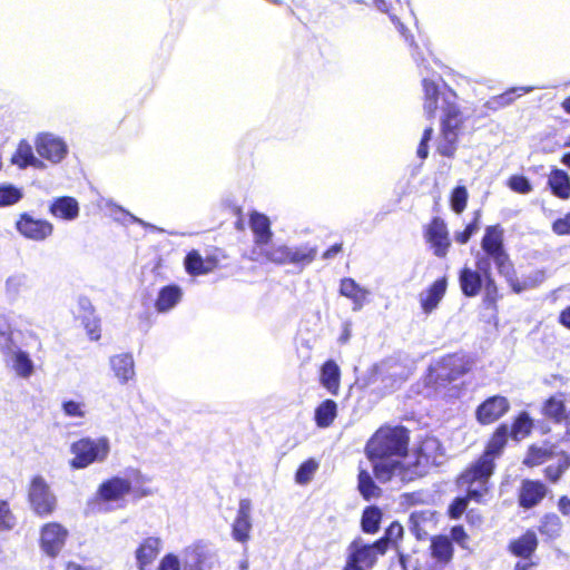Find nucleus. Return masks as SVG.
Segmentation results:
<instances>
[{
	"label": "nucleus",
	"instance_id": "nucleus-18",
	"mask_svg": "<svg viewBox=\"0 0 570 570\" xmlns=\"http://www.w3.org/2000/svg\"><path fill=\"white\" fill-rule=\"evenodd\" d=\"M252 502L249 499H240L237 514L232 524V537L235 541L246 543L252 531Z\"/></svg>",
	"mask_w": 570,
	"mask_h": 570
},
{
	"label": "nucleus",
	"instance_id": "nucleus-59",
	"mask_svg": "<svg viewBox=\"0 0 570 570\" xmlns=\"http://www.w3.org/2000/svg\"><path fill=\"white\" fill-rule=\"evenodd\" d=\"M294 4L296 12V17L304 23L315 21L313 13L308 10L304 3V0H291Z\"/></svg>",
	"mask_w": 570,
	"mask_h": 570
},
{
	"label": "nucleus",
	"instance_id": "nucleus-63",
	"mask_svg": "<svg viewBox=\"0 0 570 570\" xmlns=\"http://www.w3.org/2000/svg\"><path fill=\"white\" fill-rule=\"evenodd\" d=\"M511 273L512 272H510L509 274H507L504 276L507 277L508 284L511 287L512 292L515 294H520L521 292L525 291L529 287V285L525 282L519 281L514 276H510Z\"/></svg>",
	"mask_w": 570,
	"mask_h": 570
},
{
	"label": "nucleus",
	"instance_id": "nucleus-47",
	"mask_svg": "<svg viewBox=\"0 0 570 570\" xmlns=\"http://www.w3.org/2000/svg\"><path fill=\"white\" fill-rule=\"evenodd\" d=\"M259 254L263 257V261L266 263H272L275 265L288 264V246L286 245L273 246L271 248L261 250Z\"/></svg>",
	"mask_w": 570,
	"mask_h": 570
},
{
	"label": "nucleus",
	"instance_id": "nucleus-48",
	"mask_svg": "<svg viewBox=\"0 0 570 570\" xmlns=\"http://www.w3.org/2000/svg\"><path fill=\"white\" fill-rule=\"evenodd\" d=\"M469 193L465 186H455L450 194L451 209L460 215L468 206Z\"/></svg>",
	"mask_w": 570,
	"mask_h": 570
},
{
	"label": "nucleus",
	"instance_id": "nucleus-8",
	"mask_svg": "<svg viewBox=\"0 0 570 570\" xmlns=\"http://www.w3.org/2000/svg\"><path fill=\"white\" fill-rule=\"evenodd\" d=\"M481 248L487 255L484 257L493 261L499 274L514 272L513 263L504 248V229L500 224L485 227Z\"/></svg>",
	"mask_w": 570,
	"mask_h": 570
},
{
	"label": "nucleus",
	"instance_id": "nucleus-2",
	"mask_svg": "<svg viewBox=\"0 0 570 570\" xmlns=\"http://www.w3.org/2000/svg\"><path fill=\"white\" fill-rule=\"evenodd\" d=\"M507 445L508 424L500 423L489 435L481 454L456 475L455 485L470 494L473 502L482 503L490 493L497 460L503 455Z\"/></svg>",
	"mask_w": 570,
	"mask_h": 570
},
{
	"label": "nucleus",
	"instance_id": "nucleus-37",
	"mask_svg": "<svg viewBox=\"0 0 570 570\" xmlns=\"http://www.w3.org/2000/svg\"><path fill=\"white\" fill-rule=\"evenodd\" d=\"M357 490L365 501L377 499L382 495V489L375 483L373 476L364 468L358 469Z\"/></svg>",
	"mask_w": 570,
	"mask_h": 570
},
{
	"label": "nucleus",
	"instance_id": "nucleus-52",
	"mask_svg": "<svg viewBox=\"0 0 570 570\" xmlns=\"http://www.w3.org/2000/svg\"><path fill=\"white\" fill-rule=\"evenodd\" d=\"M471 501L473 498L466 492L462 497L454 498L448 508V517L452 520L460 519Z\"/></svg>",
	"mask_w": 570,
	"mask_h": 570
},
{
	"label": "nucleus",
	"instance_id": "nucleus-62",
	"mask_svg": "<svg viewBox=\"0 0 570 570\" xmlns=\"http://www.w3.org/2000/svg\"><path fill=\"white\" fill-rule=\"evenodd\" d=\"M469 535L462 525H454L451 529V542L455 541L460 546H464Z\"/></svg>",
	"mask_w": 570,
	"mask_h": 570
},
{
	"label": "nucleus",
	"instance_id": "nucleus-24",
	"mask_svg": "<svg viewBox=\"0 0 570 570\" xmlns=\"http://www.w3.org/2000/svg\"><path fill=\"white\" fill-rule=\"evenodd\" d=\"M542 415L553 423H561L568 419L566 394L559 392L548 397L541 407Z\"/></svg>",
	"mask_w": 570,
	"mask_h": 570
},
{
	"label": "nucleus",
	"instance_id": "nucleus-28",
	"mask_svg": "<svg viewBox=\"0 0 570 570\" xmlns=\"http://www.w3.org/2000/svg\"><path fill=\"white\" fill-rule=\"evenodd\" d=\"M534 422L527 411L519 412L512 420L511 425H508V439L519 442L527 439L532 433Z\"/></svg>",
	"mask_w": 570,
	"mask_h": 570
},
{
	"label": "nucleus",
	"instance_id": "nucleus-11",
	"mask_svg": "<svg viewBox=\"0 0 570 570\" xmlns=\"http://www.w3.org/2000/svg\"><path fill=\"white\" fill-rule=\"evenodd\" d=\"M68 539L69 530L60 522L50 521L40 527L39 547L50 558H56L60 554Z\"/></svg>",
	"mask_w": 570,
	"mask_h": 570
},
{
	"label": "nucleus",
	"instance_id": "nucleus-9",
	"mask_svg": "<svg viewBox=\"0 0 570 570\" xmlns=\"http://www.w3.org/2000/svg\"><path fill=\"white\" fill-rule=\"evenodd\" d=\"M539 548V538L533 529H527L507 544V551L518 559L513 570H534L538 567L535 554Z\"/></svg>",
	"mask_w": 570,
	"mask_h": 570
},
{
	"label": "nucleus",
	"instance_id": "nucleus-5",
	"mask_svg": "<svg viewBox=\"0 0 570 570\" xmlns=\"http://www.w3.org/2000/svg\"><path fill=\"white\" fill-rule=\"evenodd\" d=\"M146 481L140 473L136 474L134 483L129 479L111 476L99 484L96 495L102 502L119 501L130 493L135 499H141L153 494V490L146 485Z\"/></svg>",
	"mask_w": 570,
	"mask_h": 570
},
{
	"label": "nucleus",
	"instance_id": "nucleus-23",
	"mask_svg": "<svg viewBox=\"0 0 570 570\" xmlns=\"http://www.w3.org/2000/svg\"><path fill=\"white\" fill-rule=\"evenodd\" d=\"M48 212L58 219L73 220L79 216L80 208L76 198L60 196L50 203Z\"/></svg>",
	"mask_w": 570,
	"mask_h": 570
},
{
	"label": "nucleus",
	"instance_id": "nucleus-6",
	"mask_svg": "<svg viewBox=\"0 0 570 570\" xmlns=\"http://www.w3.org/2000/svg\"><path fill=\"white\" fill-rule=\"evenodd\" d=\"M385 538H380L372 543H364L361 538L354 539L347 547V557L342 570L372 569L377 559L386 553Z\"/></svg>",
	"mask_w": 570,
	"mask_h": 570
},
{
	"label": "nucleus",
	"instance_id": "nucleus-7",
	"mask_svg": "<svg viewBox=\"0 0 570 570\" xmlns=\"http://www.w3.org/2000/svg\"><path fill=\"white\" fill-rule=\"evenodd\" d=\"M109 451L110 444L106 436L96 440L88 436L81 438L70 445L72 459L69 461V465L75 470L85 469L95 462L105 461Z\"/></svg>",
	"mask_w": 570,
	"mask_h": 570
},
{
	"label": "nucleus",
	"instance_id": "nucleus-49",
	"mask_svg": "<svg viewBox=\"0 0 570 570\" xmlns=\"http://www.w3.org/2000/svg\"><path fill=\"white\" fill-rule=\"evenodd\" d=\"M92 306L88 308V315L81 318V324L83 325L88 337L91 341H98L101 337V326L100 320L94 315Z\"/></svg>",
	"mask_w": 570,
	"mask_h": 570
},
{
	"label": "nucleus",
	"instance_id": "nucleus-17",
	"mask_svg": "<svg viewBox=\"0 0 570 570\" xmlns=\"http://www.w3.org/2000/svg\"><path fill=\"white\" fill-rule=\"evenodd\" d=\"M220 257L218 254H208L205 257L197 249L189 250L184 259V267L188 275H206L219 267Z\"/></svg>",
	"mask_w": 570,
	"mask_h": 570
},
{
	"label": "nucleus",
	"instance_id": "nucleus-46",
	"mask_svg": "<svg viewBox=\"0 0 570 570\" xmlns=\"http://www.w3.org/2000/svg\"><path fill=\"white\" fill-rule=\"evenodd\" d=\"M23 198L22 190L12 184H0V207H10Z\"/></svg>",
	"mask_w": 570,
	"mask_h": 570
},
{
	"label": "nucleus",
	"instance_id": "nucleus-4",
	"mask_svg": "<svg viewBox=\"0 0 570 570\" xmlns=\"http://www.w3.org/2000/svg\"><path fill=\"white\" fill-rule=\"evenodd\" d=\"M473 367L472 357L462 352L446 354L436 363L434 367H430L425 377L428 386L438 389L459 380Z\"/></svg>",
	"mask_w": 570,
	"mask_h": 570
},
{
	"label": "nucleus",
	"instance_id": "nucleus-50",
	"mask_svg": "<svg viewBox=\"0 0 570 570\" xmlns=\"http://www.w3.org/2000/svg\"><path fill=\"white\" fill-rule=\"evenodd\" d=\"M17 517L13 513L10 502L0 499V531H11L17 525Z\"/></svg>",
	"mask_w": 570,
	"mask_h": 570
},
{
	"label": "nucleus",
	"instance_id": "nucleus-51",
	"mask_svg": "<svg viewBox=\"0 0 570 570\" xmlns=\"http://www.w3.org/2000/svg\"><path fill=\"white\" fill-rule=\"evenodd\" d=\"M318 469V463L314 459H307L299 464L295 473V481L298 484H307Z\"/></svg>",
	"mask_w": 570,
	"mask_h": 570
},
{
	"label": "nucleus",
	"instance_id": "nucleus-60",
	"mask_svg": "<svg viewBox=\"0 0 570 570\" xmlns=\"http://www.w3.org/2000/svg\"><path fill=\"white\" fill-rule=\"evenodd\" d=\"M157 570H180V562L176 554H165L158 564Z\"/></svg>",
	"mask_w": 570,
	"mask_h": 570
},
{
	"label": "nucleus",
	"instance_id": "nucleus-19",
	"mask_svg": "<svg viewBox=\"0 0 570 570\" xmlns=\"http://www.w3.org/2000/svg\"><path fill=\"white\" fill-rule=\"evenodd\" d=\"M161 551V541L157 537L145 538L135 551L139 570H154V564Z\"/></svg>",
	"mask_w": 570,
	"mask_h": 570
},
{
	"label": "nucleus",
	"instance_id": "nucleus-31",
	"mask_svg": "<svg viewBox=\"0 0 570 570\" xmlns=\"http://www.w3.org/2000/svg\"><path fill=\"white\" fill-rule=\"evenodd\" d=\"M454 549L451 539L444 534L431 538L430 554L436 561L446 564L453 558Z\"/></svg>",
	"mask_w": 570,
	"mask_h": 570
},
{
	"label": "nucleus",
	"instance_id": "nucleus-53",
	"mask_svg": "<svg viewBox=\"0 0 570 570\" xmlns=\"http://www.w3.org/2000/svg\"><path fill=\"white\" fill-rule=\"evenodd\" d=\"M13 368L22 377L31 375L33 365L26 352L19 351L14 354Z\"/></svg>",
	"mask_w": 570,
	"mask_h": 570
},
{
	"label": "nucleus",
	"instance_id": "nucleus-3",
	"mask_svg": "<svg viewBox=\"0 0 570 570\" xmlns=\"http://www.w3.org/2000/svg\"><path fill=\"white\" fill-rule=\"evenodd\" d=\"M410 431L403 425H382L370 438L365 453L371 462L376 460H403L409 454Z\"/></svg>",
	"mask_w": 570,
	"mask_h": 570
},
{
	"label": "nucleus",
	"instance_id": "nucleus-64",
	"mask_svg": "<svg viewBox=\"0 0 570 570\" xmlns=\"http://www.w3.org/2000/svg\"><path fill=\"white\" fill-rule=\"evenodd\" d=\"M557 507H558L559 512L563 517H570V497L561 495L558 499Z\"/></svg>",
	"mask_w": 570,
	"mask_h": 570
},
{
	"label": "nucleus",
	"instance_id": "nucleus-45",
	"mask_svg": "<svg viewBox=\"0 0 570 570\" xmlns=\"http://www.w3.org/2000/svg\"><path fill=\"white\" fill-rule=\"evenodd\" d=\"M428 511H413L409 517V528L412 534L417 540H424L428 537V532L424 529V524L429 521Z\"/></svg>",
	"mask_w": 570,
	"mask_h": 570
},
{
	"label": "nucleus",
	"instance_id": "nucleus-21",
	"mask_svg": "<svg viewBox=\"0 0 570 570\" xmlns=\"http://www.w3.org/2000/svg\"><path fill=\"white\" fill-rule=\"evenodd\" d=\"M448 288V277L444 275L436 278L423 293L420 295V305L425 314L432 313L444 297Z\"/></svg>",
	"mask_w": 570,
	"mask_h": 570
},
{
	"label": "nucleus",
	"instance_id": "nucleus-38",
	"mask_svg": "<svg viewBox=\"0 0 570 570\" xmlns=\"http://www.w3.org/2000/svg\"><path fill=\"white\" fill-rule=\"evenodd\" d=\"M475 266L483 273L484 276L485 301L494 304L498 301L499 295L498 286L491 273V263L485 257H478L475 261Z\"/></svg>",
	"mask_w": 570,
	"mask_h": 570
},
{
	"label": "nucleus",
	"instance_id": "nucleus-36",
	"mask_svg": "<svg viewBox=\"0 0 570 570\" xmlns=\"http://www.w3.org/2000/svg\"><path fill=\"white\" fill-rule=\"evenodd\" d=\"M11 163L21 169L29 166H33L36 168L43 167L42 161L35 157L31 145L26 140H21L18 144L17 149L11 156Z\"/></svg>",
	"mask_w": 570,
	"mask_h": 570
},
{
	"label": "nucleus",
	"instance_id": "nucleus-29",
	"mask_svg": "<svg viewBox=\"0 0 570 570\" xmlns=\"http://www.w3.org/2000/svg\"><path fill=\"white\" fill-rule=\"evenodd\" d=\"M436 450H438L436 440H434L432 438H426V439L420 441L414 449V455H415L414 465L416 468H428L430 465L435 464Z\"/></svg>",
	"mask_w": 570,
	"mask_h": 570
},
{
	"label": "nucleus",
	"instance_id": "nucleus-1",
	"mask_svg": "<svg viewBox=\"0 0 570 570\" xmlns=\"http://www.w3.org/2000/svg\"><path fill=\"white\" fill-rule=\"evenodd\" d=\"M422 108L426 119L431 120L440 115L435 150L440 156L452 159L459 149L466 121L459 95L445 81L439 83L429 78L422 80Z\"/></svg>",
	"mask_w": 570,
	"mask_h": 570
},
{
	"label": "nucleus",
	"instance_id": "nucleus-58",
	"mask_svg": "<svg viewBox=\"0 0 570 570\" xmlns=\"http://www.w3.org/2000/svg\"><path fill=\"white\" fill-rule=\"evenodd\" d=\"M82 407V403L72 400H68L62 403L63 413L70 417H83L85 411Z\"/></svg>",
	"mask_w": 570,
	"mask_h": 570
},
{
	"label": "nucleus",
	"instance_id": "nucleus-14",
	"mask_svg": "<svg viewBox=\"0 0 570 570\" xmlns=\"http://www.w3.org/2000/svg\"><path fill=\"white\" fill-rule=\"evenodd\" d=\"M14 227L21 236L33 242H43L51 237L55 232L51 222L45 218H36L26 212L18 216Z\"/></svg>",
	"mask_w": 570,
	"mask_h": 570
},
{
	"label": "nucleus",
	"instance_id": "nucleus-15",
	"mask_svg": "<svg viewBox=\"0 0 570 570\" xmlns=\"http://www.w3.org/2000/svg\"><path fill=\"white\" fill-rule=\"evenodd\" d=\"M511 409L508 397L497 394L487 397L475 409V419L481 425H490L502 419Z\"/></svg>",
	"mask_w": 570,
	"mask_h": 570
},
{
	"label": "nucleus",
	"instance_id": "nucleus-27",
	"mask_svg": "<svg viewBox=\"0 0 570 570\" xmlns=\"http://www.w3.org/2000/svg\"><path fill=\"white\" fill-rule=\"evenodd\" d=\"M183 298V289L176 284L163 286L155 299V308L158 313L173 309Z\"/></svg>",
	"mask_w": 570,
	"mask_h": 570
},
{
	"label": "nucleus",
	"instance_id": "nucleus-20",
	"mask_svg": "<svg viewBox=\"0 0 570 570\" xmlns=\"http://www.w3.org/2000/svg\"><path fill=\"white\" fill-rule=\"evenodd\" d=\"M36 150L40 157L57 164L66 156L67 146L61 139L49 134H42L36 140Z\"/></svg>",
	"mask_w": 570,
	"mask_h": 570
},
{
	"label": "nucleus",
	"instance_id": "nucleus-12",
	"mask_svg": "<svg viewBox=\"0 0 570 570\" xmlns=\"http://www.w3.org/2000/svg\"><path fill=\"white\" fill-rule=\"evenodd\" d=\"M423 238L434 256L439 258L446 257L452 244L444 219L439 216L432 217L430 222L423 226Z\"/></svg>",
	"mask_w": 570,
	"mask_h": 570
},
{
	"label": "nucleus",
	"instance_id": "nucleus-39",
	"mask_svg": "<svg viewBox=\"0 0 570 570\" xmlns=\"http://www.w3.org/2000/svg\"><path fill=\"white\" fill-rule=\"evenodd\" d=\"M570 469V452L561 451L560 459L556 464H549L543 469V476L552 484L558 483L563 474Z\"/></svg>",
	"mask_w": 570,
	"mask_h": 570
},
{
	"label": "nucleus",
	"instance_id": "nucleus-10",
	"mask_svg": "<svg viewBox=\"0 0 570 570\" xmlns=\"http://www.w3.org/2000/svg\"><path fill=\"white\" fill-rule=\"evenodd\" d=\"M27 500L31 511L39 518L53 514L58 507L56 494L42 475H33L29 482Z\"/></svg>",
	"mask_w": 570,
	"mask_h": 570
},
{
	"label": "nucleus",
	"instance_id": "nucleus-32",
	"mask_svg": "<svg viewBox=\"0 0 570 570\" xmlns=\"http://www.w3.org/2000/svg\"><path fill=\"white\" fill-rule=\"evenodd\" d=\"M547 184L553 196L560 199L570 198V176L564 170L553 168L548 175Z\"/></svg>",
	"mask_w": 570,
	"mask_h": 570
},
{
	"label": "nucleus",
	"instance_id": "nucleus-55",
	"mask_svg": "<svg viewBox=\"0 0 570 570\" xmlns=\"http://www.w3.org/2000/svg\"><path fill=\"white\" fill-rule=\"evenodd\" d=\"M433 136V128L431 126L423 130L421 140L419 142L416 155L420 159H425L429 156V142Z\"/></svg>",
	"mask_w": 570,
	"mask_h": 570
},
{
	"label": "nucleus",
	"instance_id": "nucleus-13",
	"mask_svg": "<svg viewBox=\"0 0 570 570\" xmlns=\"http://www.w3.org/2000/svg\"><path fill=\"white\" fill-rule=\"evenodd\" d=\"M375 6L386 14L399 29L400 33L411 45L414 43L413 36L406 28V23L413 18V10L409 0H374Z\"/></svg>",
	"mask_w": 570,
	"mask_h": 570
},
{
	"label": "nucleus",
	"instance_id": "nucleus-40",
	"mask_svg": "<svg viewBox=\"0 0 570 570\" xmlns=\"http://www.w3.org/2000/svg\"><path fill=\"white\" fill-rule=\"evenodd\" d=\"M382 510L376 505L366 507L361 517V528L364 533L374 534L380 530Z\"/></svg>",
	"mask_w": 570,
	"mask_h": 570
},
{
	"label": "nucleus",
	"instance_id": "nucleus-56",
	"mask_svg": "<svg viewBox=\"0 0 570 570\" xmlns=\"http://www.w3.org/2000/svg\"><path fill=\"white\" fill-rule=\"evenodd\" d=\"M552 232L558 236H570V212L552 223Z\"/></svg>",
	"mask_w": 570,
	"mask_h": 570
},
{
	"label": "nucleus",
	"instance_id": "nucleus-16",
	"mask_svg": "<svg viewBox=\"0 0 570 570\" xmlns=\"http://www.w3.org/2000/svg\"><path fill=\"white\" fill-rule=\"evenodd\" d=\"M549 494L548 485L538 479H523L517 493L518 505L530 510L539 505Z\"/></svg>",
	"mask_w": 570,
	"mask_h": 570
},
{
	"label": "nucleus",
	"instance_id": "nucleus-26",
	"mask_svg": "<svg viewBox=\"0 0 570 570\" xmlns=\"http://www.w3.org/2000/svg\"><path fill=\"white\" fill-rule=\"evenodd\" d=\"M320 383L332 395H338L341 387V370L334 360H327L323 363L320 371Z\"/></svg>",
	"mask_w": 570,
	"mask_h": 570
},
{
	"label": "nucleus",
	"instance_id": "nucleus-57",
	"mask_svg": "<svg viewBox=\"0 0 570 570\" xmlns=\"http://www.w3.org/2000/svg\"><path fill=\"white\" fill-rule=\"evenodd\" d=\"M479 230L475 222H470L465 225L464 229L454 234V239L458 244H466L471 237Z\"/></svg>",
	"mask_w": 570,
	"mask_h": 570
},
{
	"label": "nucleus",
	"instance_id": "nucleus-35",
	"mask_svg": "<svg viewBox=\"0 0 570 570\" xmlns=\"http://www.w3.org/2000/svg\"><path fill=\"white\" fill-rule=\"evenodd\" d=\"M372 463L373 474L381 483L391 481L396 473L404 469L402 460L399 459L376 460Z\"/></svg>",
	"mask_w": 570,
	"mask_h": 570
},
{
	"label": "nucleus",
	"instance_id": "nucleus-44",
	"mask_svg": "<svg viewBox=\"0 0 570 570\" xmlns=\"http://www.w3.org/2000/svg\"><path fill=\"white\" fill-rule=\"evenodd\" d=\"M553 454V451L550 449L530 445L522 463L528 468H535L552 459Z\"/></svg>",
	"mask_w": 570,
	"mask_h": 570
},
{
	"label": "nucleus",
	"instance_id": "nucleus-42",
	"mask_svg": "<svg viewBox=\"0 0 570 570\" xmlns=\"http://www.w3.org/2000/svg\"><path fill=\"white\" fill-rule=\"evenodd\" d=\"M562 530V521L558 514L550 512L541 517L538 525V532L548 539H556Z\"/></svg>",
	"mask_w": 570,
	"mask_h": 570
},
{
	"label": "nucleus",
	"instance_id": "nucleus-54",
	"mask_svg": "<svg viewBox=\"0 0 570 570\" xmlns=\"http://www.w3.org/2000/svg\"><path fill=\"white\" fill-rule=\"evenodd\" d=\"M507 186L514 193L527 195L532 191V185L523 175H511L507 179Z\"/></svg>",
	"mask_w": 570,
	"mask_h": 570
},
{
	"label": "nucleus",
	"instance_id": "nucleus-61",
	"mask_svg": "<svg viewBox=\"0 0 570 570\" xmlns=\"http://www.w3.org/2000/svg\"><path fill=\"white\" fill-rule=\"evenodd\" d=\"M403 537V527L394 521L392 522L387 529L385 530V534L382 538H385L387 540L386 542V551L389 550L390 543L392 539L399 540Z\"/></svg>",
	"mask_w": 570,
	"mask_h": 570
},
{
	"label": "nucleus",
	"instance_id": "nucleus-34",
	"mask_svg": "<svg viewBox=\"0 0 570 570\" xmlns=\"http://www.w3.org/2000/svg\"><path fill=\"white\" fill-rule=\"evenodd\" d=\"M338 409L334 400L326 399L322 401L314 410V421L317 428H330L337 417Z\"/></svg>",
	"mask_w": 570,
	"mask_h": 570
},
{
	"label": "nucleus",
	"instance_id": "nucleus-25",
	"mask_svg": "<svg viewBox=\"0 0 570 570\" xmlns=\"http://www.w3.org/2000/svg\"><path fill=\"white\" fill-rule=\"evenodd\" d=\"M249 227L254 235V243L257 246H264L271 243L273 232L271 229V220L266 215L253 212L249 215Z\"/></svg>",
	"mask_w": 570,
	"mask_h": 570
},
{
	"label": "nucleus",
	"instance_id": "nucleus-22",
	"mask_svg": "<svg viewBox=\"0 0 570 570\" xmlns=\"http://www.w3.org/2000/svg\"><path fill=\"white\" fill-rule=\"evenodd\" d=\"M458 279L460 289L466 297L476 296L481 292L484 283L483 273L479 268L472 269L466 266L459 271Z\"/></svg>",
	"mask_w": 570,
	"mask_h": 570
},
{
	"label": "nucleus",
	"instance_id": "nucleus-41",
	"mask_svg": "<svg viewBox=\"0 0 570 570\" xmlns=\"http://www.w3.org/2000/svg\"><path fill=\"white\" fill-rule=\"evenodd\" d=\"M207 560L208 554L202 547H189L184 552V570H204Z\"/></svg>",
	"mask_w": 570,
	"mask_h": 570
},
{
	"label": "nucleus",
	"instance_id": "nucleus-33",
	"mask_svg": "<svg viewBox=\"0 0 570 570\" xmlns=\"http://www.w3.org/2000/svg\"><path fill=\"white\" fill-rule=\"evenodd\" d=\"M340 294L351 299L354 304V309L357 311L364 305L368 292L361 287L355 279L344 277L340 283Z\"/></svg>",
	"mask_w": 570,
	"mask_h": 570
},
{
	"label": "nucleus",
	"instance_id": "nucleus-43",
	"mask_svg": "<svg viewBox=\"0 0 570 570\" xmlns=\"http://www.w3.org/2000/svg\"><path fill=\"white\" fill-rule=\"evenodd\" d=\"M317 247L303 245L298 247H288V264L305 266L315 261Z\"/></svg>",
	"mask_w": 570,
	"mask_h": 570
},
{
	"label": "nucleus",
	"instance_id": "nucleus-30",
	"mask_svg": "<svg viewBox=\"0 0 570 570\" xmlns=\"http://www.w3.org/2000/svg\"><path fill=\"white\" fill-rule=\"evenodd\" d=\"M110 366L115 376L126 383L135 375V363L130 353H121L110 357Z\"/></svg>",
	"mask_w": 570,
	"mask_h": 570
}]
</instances>
